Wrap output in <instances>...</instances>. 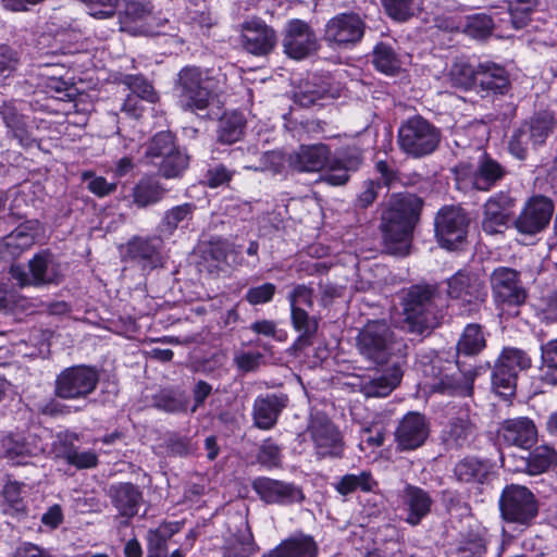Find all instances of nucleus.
<instances>
[{
  "mask_svg": "<svg viewBox=\"0 0 557 557\" xmlns=\"http://www.w3.org/2000/svg\"><path fill=\"white\" fill-rule=\"evenodd\" d=\"M423 201L410 193L393 194L382 212L381 230L387 253L406 256L409 253L412 231L419 221Z\"/></svg>",
  "mask_w": 557,
  "mask_h": 557,
  "instance_id": "nucleus-1",
  "label": "nucleus"
},
{
  "mask_svg": "<svg viewBox=\"0 0 557 557\" xmlns=\"http://www.w3.org/2000/svg\"><path fill=\"white\" fill-rule=\"evenodd\" d=\"M224 77L221 73L198 66H185L174 82L178 102L184 111L200 117L213 119L212 113L218 95L222 91Z\"/></svg>",
  "mask_w": 557,
  "mask_h": 557,
  "instance_id": "nucleus-2",
  "label": "nucleus"
},
{
  "mask_svg": "<svg viewBox=\"0 0 557 557\" xmlns=\"http://www.w3.org/2000/svg\"><path fill=\"white\" fill-rule=\"evenodd\" d=\"M438 299L441 290L437 284H414L404 290V324L409 333L426 336L438 325Z\"/></svg>",
  "mask_w": 557,
  "mask_h": 557,
  "instance_id": "nucleus-3",
  "label": "nucleus"
},
{
  "mask_svg": "<svg viewBox=\"0 0 557 557\" xmlns=\"http://www.w3.org/2000/svg\"><path fill=\"white\" fill-rule=\"evenodd\" d=\"M422 372L432 393L449 396L470 397L473 395V384L479 369L460 361L444 360L435 357L423 364Z\"/></svg>",
  "mask_w": 557,
  "mask_h": 557,
  "instance_id": "nucleus-4",
  "label": "nucleus"
},
{
  "mask_svg": "<svg viewBox=\"0 0 557 557\" xmlns=\"http://www.w3.org/2000/svg\"><path fill=\"white\" fill-rule=\"evenodd\" d=\"M359 354L375 364H384L396 355L405 356L406 346L395 337L385 321L367 323L357 336Z\"/></svg>",
  "mask_w": 557,
  "mask_h": 557,
  "instance_id": "nucleus-5",
  "label": "nucleus"
},
{
  "mask_svg": "<svg viewBox=\"0 0 557 557\" xmlns=\"http://www.w3.org/2000/svg\"><path fill=\"white\" fill-rule=\"evenodd\" d=\"M441 138V129L421 115L401 122L397 132L400 151L412 159L432 154L438 148Z\"/></svg>",
  "mask_w": 557,
  "mask_h": 557,
  "instance_id": "nucleus-6",
  "label": "nucleus"
},
{
  "mask_svg": "<svg viewBox=\"0 0 557 557\" xmlns=\"http://www.w3.org/2000/svg\"><path fill=\"white\" fill-rule=\"evenodd\" d=\"M508 173L506 165L486 152H482L474 164L460 163L455 168L456 184L462 190L490 191Z\"/></svg>",
  "mask_w": 557,
  "mask_h": 557,
  "instance_id": "nucleus-7",
  "label": "nucleus"
},
{
  "mask_svg": "<svg viewBox=\"0 0 557 557\" xmlns=\"http://www.w3.org/2000/svg\"><path fill=\"white\" fill-rule=\"evenodd\" d=\"M99 383V373L94 367L72 366L63 369L54 380V395L64 400L87 399Z\"/></svg>",
  "mask_w": 557,
  "mask_h": 557,
  "instance_id": "nucleus-8",
  "label": "nucleus"
},
{
  "mask_svg": "<svg viewBox=\"0 0 557 557\" xmlns=\"http://www.w3.org/2000/svg\"><path fill=\"white\" fill-rule=\"evenodd\" d=\"M554 128V119L548 114H537L523 121L513 131L508 150L518 160H525L529 150L545 144Z\"/></svg>",
  "mask_w": 557,
  "mask_h": 557,
  "instance_id": "nucleus-9",
  "label": "nucleus"
},
{
  "mask_svg": "<svg viewBox=\"0 0 557 557\" xmlns=\"http://www.w3.org/2000/svg\"><path fill=\"white\" fill-rule=\"evenodd\" d=\"M27 272L22 264H12L10 275L20 287L42 286L58 283L59 270L52 253L42 250L28 261Z\"/></svg>",
  "mask_w": 557,
  "mask_h": 557,
  "instance_id": "nucleus-10",
  "label": "nucleus"
},
{
  "mask_svg": "<svg viewBox=\"0 0 557 557\" xmlns=\"http://www.w3.org/2000/svg\"><path fill=\"white\" fill-rule=\"evenodd\" d=\"M492 294L496 304L519 307L527 300L528 293L521 281V274L509 267H498L490 275Z\"/></svg>",
  "mask_w": 557,
  "mask_h": 557,
  "instance_id": "nucleus-11",
  "label": "nucleus"
},
{
  "mask_svg": "<svg viewBox=\"0 0 557 557\" xmlns=\"http://www.w3.org/2000/svg\"><path fill=\"white\" fill-rule=\"evenodd\" d=\"M554 211L555 203L549 197L534 195L524 202L513 225L520 234L536 235L549 225Z\"/></svg>",
  "mask_w": 557,
  "mask_h": 557,
  "instance_id": "nucleus-12",
  "label": "nucleus"
},
{
  "mask_svg": "<svg viewBox=\"0 0 557 557\" xmlns=\"http://www.w3.org/2000/svg\"><path fill=\"white\" fill-rule=\"evenodd\" d=\"M499 509L507 522L530 525L539 513V502L530 490H503Z\"/></svg>",
  "mask_w": 557,
  "mask_h": 557,
  "instance_id": "nucleus-13",
  "label": "nucleus"
},
{
  "mask_svg": "<svg viewBox=\"0 0 557 557\" xmlns=\"http://www.w3.org/2000/svg\"><path fill=\"white\" fill-rule=\"evenodd\" d=\"M447 295L470 313L484 301L486 290L479 276L459 271L447 280Z\"/></svg>",
  "mask_w": 557,
  "mask_h": 557,
  "instance_id": "nucleus-14",
  "label": "nucleus"
},
{
  "mask_svg": "<svg viewBox=\"0 0 557 557\" xmlns=\"http://www.w3.org/2000/svg\"><path fill=\"white\" fill-rule=\"evenodd\" d=\"M282 46L286 55L302 60L315 53L320 44L313 28L307 22L294 18L285 25Z\"/></svg>",
  "mask_w": 557,
  "mask_h": 557,
  "instance_id": "nucleus-15",
  "label": "nucleus"
},
{
  "mask_svg": "<svg viewBox=\"0 0 557 557\" xmlns=\"http://www.w3.org/2000/svg\"><path fill=\"white\" fill-rule=\"evenodd\" d=\"M308 433L319 457H339L344 443L339 431L323 412L311 413Z\"/></svg>",
  "mask_w": 557,
  "mask_h": 557,
  "instance_id": "nucleus-16",
  "label": "nucleus"
},
{
  "mask_svg": "<svg viewBox=\"0 0 557 557\" xmlns=\"http://www.w3.org/2000/svg\"><path fill=\"white\" fill-rule=\"evenodd\" d=\"M469 219L461 208L445 207L435 218V235L442 247L454 249L468 233Z\"/></svg>",
  "mask_w": 557,
  "mask_h": 557,
  "instance_id": "nucleus-17",
  "label": "nucleus"
},
{
  "mask_svg": "<svg viewBox=\"0 0 557 557\" xmlns=\"http://www.w3.org/2000/svg\"><path fill=\"white\" fill-rule=\"evenodd\" d=\"M366 30L363 20L356 13H342L325 24L324 40L331 46L347 47L359 42Z\"/></svg>",
  "mask_w": 557,
  "mask_h": 557,
  "instance_id": "nucleus-18",
  "label": "nucleus"
},
{
  "mask_svg": "<svg viewBox=\"0 0 557 557\" xmlns=\"http://www.w3.org/2000/svg\"><path fill=\"white\" fill-rule=\"evenodd\" d=\"M516 199L506 191L490 197L483 205L481 226L490 235L500 234L507 227Z\"/></svg>",
  "mask_w": 557,
  "mask_h": 557,
  "instance_id": "nucleus-19",
  "label": "nucleus"
},
{
  "mask_svg": "<svg viewBox=\"0 0 557 557\" xmlns=\"http://www.w3.org/2000/svg\"><path fill=\"white\" fill-rule=\"evenodd\" d=\"M161 240L157 237H132L122 251V259L138 264L143 271L162 265Z\"/></svg>",
  "mask_w": 557,
  "mask_h": 557,
  "instance_id": "nucleus-20",
  "label": "nucleus"
},
{
  "mask_svg": "<svg viewBox=\"0 0 557 557\" xmlns=\"http://www.w3.org/2000/svg\"><path fill=\"white\" fill-rule=\"evenodd\" d=\"M150 7L147 2L128 0L124 10L120 13L121 30L128 32L134 35L159 36L170 34L168 29L156 27L148 22L150 17Z\"/></svg>",
  "mask_w": 557,
  "mask_h": 557,
  "instance_id": "nucleus-21",
  "label": "nucleus"
},
{
  "mask_svg": "<svg viewBox=\"0 0 557 557\" xmlns=\"http://www.w3.org/2000/svg\"><path fill=\"white\" fill-rule=\"evenodd\" d=\"M277 42L275 30L260 18L246 21L242 25L244 49L255 55L270 53Z\"/></svg>",
  "mask_w": 557,
  "mask_h": 557,
  "instance_id": "nucleus-22",
  "label": "nucleus"
},
{
  "mask_svg": "<svg viewBox=\"0 0 557 557\" xmlns=\"http://www.w3.org/2000/svg\"><path fill=\"white\" fill-rule=\"evenodd\" d=\"M497 437L500 445L530 449L537 441V430L529 418H512L500 423Z\"/></svg>",
  "mask_w": 557,
  "mask_h": 557,
  "instance_id": "nucleus-23",
  "label": "nucleus"
},
{
  "mask_svg": "<svg viewBox=\"0 0 557 557\" xmlns=\"http://www.w3.org/2000/svg\"><path fill=\"white\" fill-rule=\"evenodd\" d=\"M429 423L419 412H408L395 430V442L400 450H412L425 442L429 436Z\"/></svg>",
  "mask_w": 557,
  "mask_h": 557,
  "instance_id": "nucleus-24",
  "label": "nucleus"
},
{
  "mask_svg": "<svg viewBox=\"0 0 557 557\" xmlns=\"http://www.w3.org/2000/svg\"><path fill=\"white\" fill-rule=\"evenodd\" d=\"M288 404V396L284 393H270L259 395L252 406V419L258 429H272Z\"/></svg>",
  "mask_w": 557,
  "mask_h": 557,
  "instance_id": "nucleus-25",
  "label": "nucleus"
},
{
  "mask_svg": "<svg viewBox=\"0 0 557 557\" xmlns=\"http://www.w3.org/2000/svg\"><path fill=\"white\" fill-rule=\"evenodd\" d=\"M331 150L327 145H301L289 154V166L298 172H318L330 166Z\"/></svg>",
  "mask_w": 557,
  "mask_h": 557,
  "instance_id": "nucleus-26",
  "label": "nucleus"
},
{
  "mask_svg": "<svg viewBox=\"0 0 557 557\" xmlns=\"http://www.w3.org/2000/svg\"><path fill=\"white\" fill-rule=\"evenodd\" d=\"M362 162L361 149L347 147L338 158L331 160L324 182L333 186L345 185L349 180V172L358 171Z\"/></svg>",
  "mask_w": 557,
  "mask_h": 557,
  "instance_id": "nucleus-27",
  "label": "nucleus"
},
{
  "mask_svg": "<svg viewBox=\"0 0 557 557\" xmlns=\"http://www.w3.org/2000/svg\"><path fill=\"white\" fill-rule=\"evenodd\" d=\"M510 459H503L504 466L517 472H527L530 475H539L546 472L557 462V453L547 445L537 446L527 458L516 460L517 465L511 467Z\"/></svg>",
  "mask_w": 557,
  "mask_h": 557,
  "instance_id": "nucleus-28",
  "label": "nucleus"
},
{
  "mask_svg": "<svg viewBox=\"0 0 557 557\" xmlns=\"http://www.w3.org/2000/svg\"><path fill=\"white\" fill-rule=\"evenodd\" d=\"M318 545L312 536L296 534L281 542L262 557H317Z\"/></svg>",
  "mask_w": 557,
  "mask_h": 557,
  "instance_id": "nucleus-29",
  "label": "nucleus"
},
{
  "mask_svg": "<svg viewBox=\"0 0 557 557\" xmlns=\"http://www.w3.org/2000/svg\"><path fill=\"white\" fill-rule=\"evenodd\" d=\"M478 84L487 94H505L509 88L507 71L493 62H483L478 65Z\"/></svg>",
  "mask_w": 557,
  "mask_h": 557,
  "instance_id": "nucleus-30",
  "label": "nucleus"
},
{
  "mask_svg": "<svg viewBox=\"0 0 557 557\" xmlns=\"http://www.w3.org/2000/svg\"><path fill=\"white\" fill-rule=\"evenodd\" d=\"M455 475L461 484H493L494 472L486 465L474 459H465L455 467Z\"/></svg>",
  "mask_w": 557,
  "mask_h": 557,
  "instance_id": "nucleus-31",
  "label": "nucleus"
},
{
  "mask_svg": "<svg viewBox=\"0 0 557 557\" xmlns=\"http://www.w3.org/2000/svg\"><path fill=\"white\" fill-rule=\"evenodd\" d=\"M166 191V188L158 180L143 177L133 187V202L138 208H146L161 201Z\"/></svg>",
  "mask_w": 557,
  "mask_h": 557,
  "instance_id": "nucleus-32",
  "label": "nucleus"
},
{
  "mask_svg": "<svg viewBox=\"0 0 557 557\" xmlns=\"http://www.w3.org/2000/svg\"><path fill=\"white\" fill-rule=\"evenodd\" d=\"M196 211V205L185 202L168 209L159 225V231L163 235L171 236L178 227H185L193 220Z\"/></svg>",
  "mask_w": 557,
  "mask_h": 557,
  "instance_id": "nucleus-33",
  "label": "nucleus"
},
{
  "mask_svg": "<svg viewBox=\"0 0 557 557\" xmlns=\"http://www.w3.org/2000/svg\"><path fill=\"white\" fill-rule=\"evenodd\" d=\"M404 509L408 511L406 522L417 525L430 512L432 499L423 490H405Z\"/></svg>",
  "mask_w": 557,
  "mask_h": 557,
  "instance_id": "nucleus-34",
  "label": "nucleus"
},
{
  "mask_svg": "<svg viewBox=\"0 0 557 557\" xmlns=\"http://www.w3.org/2000/svg\"><path fill=\"white\" fill-rule=\"evenodd\" d=\"M401 377L403 370L400 366L393 364L385 373L363 385L364 395L368 397H385L399 385Z\"/></svg>",
  "mask_w": 557,
  "mask_h": 557,
  "instance_id": "nucleus-35",
  "label": "nucleus"
},
{
  "mask_svg": "<svg viewBox=\"0 0 557 557\" xmlns=\"http://www.w3.org/2000/svg\"><path fill=\"white\" fill-rule=\"evenodd\" d=\"M236 534L225 541L223 546L224 557H251L258 550L252 533L247 522Z\"/></svg>",
  "mask_w": 557,
  "mask_h": 557,
  "instance_id": "nucleus-36",
  "label": "nucleus"
},
{
  "mask_svg": "<svg viewBox=\"0 0 557 557\" xmlns=\"http://www.w3.org/2000/svg\"><path fill=\"white\" fill-rule=\"evenodd\" d=\"M246 127V121L239 112L224 113L218 124L216 138L223 145H232L238 141Z\"/></svg>",
  "mask_w": 557,
  "mask_h": 557,
  "instance_id": "nucleus-37",
  "label": "nucleus"
},
{
  "mask_svg": "<svg viewBox=\"0 0 557 557\" xmlns=\"http://www.w3.org/2000/svg\"><path fill=\"white\" fill-rule=\"evenodd\" d=\"M290 319L294 329L300 333L294 345L299 348L311 345V338L319 327L317 318L309 315L302 308H294L290 309Z\"/></svg>",
  "mask_w": 557,
  "mask_h": 557,
  "instance_id": "nucleus-38",
  "label": "nucleus"
},
{
  "mask_svg": "<svg viewBox=\"0 0 557 557\" xmlns=\"http://www.w3.org/2000/svg\"><path fill=\"white\" fill-rule=\"evenodd\" d=\"M57 455L77 469H88L97 466L98 457L92 450H79L72 443L60 440L55 444Z\"/></svg>",
  "mask_w": 557,
  "mask_h": 557,
  "instance_id": "nucleus-39",
  "label": "nucleus"
},
{
  "mask_svg": "<svg viewBox=\"0 0 557 557\" xmlns=\"http://www.w3.org/2000/svg\"><path fill=\"white\" fill-rule=\"evenodd\" d=\"M372 63L374 67L386 75H395L401 69V62L392 46L379 42L373 48Z\"/></svg>",
  "mask_w": 557,
  "mask_h": 557,
  "instance_id": "nucleus-40",
  "label": "nucleus"
},
{
  "mask_svg": "<svg viewBox=\"0 0 557 557\" xmlns=\"http://www.w3.org/2000/svg\"><path fill=\"white\" fill-rule=\"evenodd\" d=\"M175 138L171 132L157 133L147 144L145 158L152 164H158L165 156L175 151Z\"/></svg>",
  "mask_w": 557,
  "mask_h": 557,
  "instance_id": "nucleus-41",
  "label": "nucleus"
},
{
  "mask_svg": "<svg viewBox=\"0 0 557 557\" xmlns=\"http://www.w3.org/2000/svg\"><path fill=\"white\" fill-rule=\"evenodd\" d=\"M111 495L114 507L122 517L127 519L136 516L143 504V495L139 490H112Z\"/></svg>",
  "mask_w": 557,
  "mask_h": 557,
  "instance_id": "nucleus-42",
  "label": "nucleus"
},
{
  "mask_svg": "<svg viewBox=\"0 0 557 557\" xmlns=\"http://www.w3.org/2000/svg\"><path fill=\"white\" fill-rule=\"evenodd\" d=\"M485 345L482 327L479 324H468L457 343V352L465 356L478 355Z\"/></svg>",
  "mask_w": 557,
  "mask_h": 557,
  "instance_id": "nucleus-43",
  "label": "nucleus"
},
{
  "mask_svg": "<svg viewBox=\"0 0 557 557\" xmlns=\"http://www.w3.org/2000/svg\"><path fill=\"white\" fill-rule=\"evenodd\" d=\"M0 114L18 144L23 147H28L32 144V138L26 129L23 116L17 113L16 109L11 104L4 103L0 107Z\"/></svg>",
  "mask_w": 557,
  "mask_h": 557,
  "instance_id": "nucleus-44",
  "label": "nucleus"
},
{
  "mask_svg": "<svg viewBox=\"0 0 557 557\" xmlns=\"http://www.w3.org/2000/svg\"><path fill=\"white\" fill-rule=\"evenodd\" d=\"M518 374L512 369L497 359L492 373V386L500 396L508 397L513 395L517 385Z\"/></svg>",
  "mask_w": 557,
  "mask_h": 557,
  "instance_id": "nucleus-45",
  "label": "nucleus"
},
{
  "mask_svg": "<svg viewBox=\"0 0 557 557\" xmlns=\"http://www.w3.org/2000/svg\"><path fill=\"white\" fill-rule=\"evenodd\" d=\"M33 236L24 231L16 230L0 240V260L14 258L25 248L33 245Z\"/></svg>",
  "mask_w": 557,
  "mask_h": 557,
  "instance_id": "nucleus-46",
  "label": "nucleus"
},
{
  "mask_svg": "<svg viewBox=\"0 0 557 557\" xmlns=\"http://www.w3.org/2000/svg\"><path fill=\"white\" fill-rule=\"evenodd\" d=\"M473 432L474 425L470 420L469 413L461 412L449 422L447 443L457 447L463 446Z\"/></svg>",
  "mask_w": 557,
  "mask_h": 557,
  "instance_id": "nucleus-47",
  "label": "nucleus"
},
{
  "mask_svg": "<svg viewBox=\"0 0 557 557\" xmlns=\"http://www.w3.org/2000/svg\"><path fill=\"white\" fill-rule=\"evenodd\" d=\"M183 523L180 521L163 522L158 528L147 533L148 550H166L168 540L181 531Z\"/></svg>",
  "mask_w": 557,
  "mask_h": 557,
  "instance_id": "nucleus-48",
  "label": "nucleus"
},
{
  "mask_svg": "<svg viewBox=\"0 0 557 557\" xmlns=\"http://www.w3.org/2000/svg\"><path fill=\"white\" fill-rule=\"evenodd\" d=\"M188 163V156L176 147L175 151H172L169 156H165L161 161H159V173L168 180L177 178L186 171Z\"/></svg>",
  "mask_w": 557,
  "mask_h": 557,
  "instance_id": "nucleus-49",
  "label": "nucleus"
},
{
  "mask_svg": "<svg viewBox=\"0 0 557 557\" xmlns=\"http://www.w3.org/2000/svg\"><path fill=\"white\" fill-rule=\"evenodd\" d=\"M449 81L456 88L470 89L478 84V67L463 61L456 62L449 71Z\"/></svg>",
  "mask_w": 557,
  "mask_h": 557,
  "instance_id": "nucleus-50",
  "label": "nucleus"
},
{
  "mask_svg": "<svg viewBox=\"0 0 557 557\" xmlns=\"http://www.w3.org/2000/svg\"><path fill=\"white\" fill-rule=\"evenodd\" d=\"M493 30L494 22L487 14L479 13L466 18L463 32L474 39H485L492 35Z\"/></svg>",
  "mask_w": 557,
  "mask_h": 557,
  "instance_id": "nucleus-51",
  "label": "nucleus"
},
{
  "mask_svg": "<svg viewBox=\"0 0 557 557\" xmlns=\"http://www.w3.org/2000/svg\"><path fill=\"white\" fill-rule=\"evenodd\" d=\"M385 13L396 22H407L417 10L416 0H381Z\"/></svg>",
  "mask_w": 557,
  "mask_h": 557,
  "instance_id": "nucleus-52",
  "label": "nucleus"
},
{
  "mask_svg": "<svg viewBox=\"0 0 557 557\" xmlns=\"http://www.w3.org/2000/svg\"><path fill=\"white\" fill-rule=\"evenodd\" d=\"M265 504L290 505L304 499L302 490H255Z\"/></svg>",
  "mask_w": 557,
  "mask_h": 557,
  "instance_id": "nucleus-53",
  "label": "nucleus"
},
{
  "mask_svg": "<svg viewBox=\"0 0 557 557\" xmlns=\"http://www.w3.org/2000/svg\"><path fill=\"white\" fill-rule=\"evenodd\" d=\"M284 158L278 151H265L259 154L258 159L244 164L246 170L280 173L283 168Z\"/></svg>",
  "mask_w": 557,
  "mask_h": 557,
  "instance_id": "nucleus-54",
  "label": "nucleus"
},
{
  "mask_svg": "<svg viewBox=\"0 0 557 557\" xmlns=\"http://www.w3.org/2000/svg\"><path fill=\"white\" fill-rule=\"evenodd\" d=\"M154 407L170 413L184 412L187 409V399L173 392L163 391L153 398Z\"/></svg>",
  "mask_w": 557,
  "mask_h": 557,
  "instance_id": "nucleus-55",
  "label": "nucleus"
},
{
  "mask_svg": "<svg viewBox=\"0 0 557 557\" xmlns=\"http://www.w3.org/2000/svg\"><path fill=\"white\" fill-rule=\"evenodd\" d=\"M498 359L503 361L507 368L512 369L517 374L531 367V359L529 356L518 348H504Z\"/></svg>",
  "mask_w": 557,
  "mask_h": 557,
  "instance_id": "nucleus-56",
  "label": "nucleus"
},
{
  "mask_svg": "<svg viewBox=\"0 0 557 557\" xmlns=\"http://www.w3.org/2000/svg\"><path fill=\"white\" fill-rule=\"evenodd\" d=\"M134 94L138 97L153 102L157 99V94L152 85L141 75H125L122 79Z\"/></svg>",
  "mask_w": 557,
  "mask_h": 557,
  "instance_id": "nucleus-57",
  "label": "nucleus"
},
{
  "mask_svg": "<svg viewBox=\"0 0 557 557\" xmlns=\"http://www.w3.org/2000/svg\"><path fill=\"white\" fill-rule=\"evenodd\" d=\"M276 293V285L270 282L248 288L245 300L251 306L264 305L272 301Z\"/></svg>",
  "mask_w": 557,
  "mask_h": 557,
  "instance_id": "nucleus-58",
  "label": "nucleus"
},
{
  "mask_svg": "<svg viewBox=\"0 0 557 557\" xmlns=\"http://www.w3.org/2000/svg\"><path fill=\"white\" fill-rule=\"evenodd\" d=\"M82 180L86 183V188L98 197H106L116 189L115 183H109L102 176H96L92 172H84Z\"/></svg>",
  "mask_w": 557,
  "mask_h": 557,
  "instance_id": "nucleus-59",
  "label": "nucleus"
},
{
  "mask_svg": "<svg viewBox=\"0 0 557 557\" xmlns=\"http://www.w3.org/2000/svg\"><path fill=\"white\" fill-rule=\"evenodd\" d=\"M485 553V541L481 537H472L462 541L456 549L451 552V557H483Z\"/></svg>",
  "mask_w": 557,
  "mask_h": 557,
  "instance_id": "nucleus-60",
  "label": "nucleus"
},
{
  "mask_svg": "<svg viewBox=\"0 0 557 557\" xmlns=\"http://www.w3.org/2000/svg\"><path fill=\"white\" fill-rule=\"evenodd\" d=\"M234 171L230 170L222 163L209 166L205 174V183L210 188H216L231 182Z\"/></svg>",
  "mask_w": 557,
  "mask_h": 557,
  "instance_id": "nucleus-61",
  "label": "nucleus"
},
{
  "mask_svg": "<svg viewBox=\"0 0 557 557\" xmlns=\"http://www.w3.org/2000/svg\"><path fill=\"white\" fill-rule=\"evenodd\" d=\"M20 55L8 45H0V76L9 77L16 71Z\"/></svg>",
  "mask_w": 557,
  "mask_h": 557,
  "instance_id": "nucleus-62",
  "label": "nucleus"
},
{
  "mask_svg": "<svg viewBox=\"0 0 557 557\" xmlns=\"http://www.w3.org/2000/svg\"><path fill=\"white\" fill-rule=\"evenodd\" d=\"M287 299L290 309L301 308L300 305L311 308L313 306V289L305 284H298L289 292Z\"/></svg>",
  "mask_w": 557,
  "mask_h": 557,
  "instance_id": "nucleus-63",
  "label": "nucleus"
},
{
  "mask_svg": "<svg viewBox=\"0 0 557 557\" xmlns=\"http://www.w3.org/2000/svg\"><path fill=\"white\" fill-rule=\"evenodd\" d=\"M91 16L108 18L115 13L119 0H83Z\"/></svg>",
  "mask_w": 557,
  "mask_h": 557,
  "instance_id": "nucleus-64",
  "label": "nucleus"
}]
</instances>
